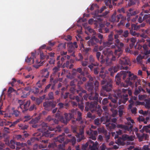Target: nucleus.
Instances as JSON below:
<instances>
[{
  "mask_svg": "<svg viewBox=\"0 0 150 150\" xmlns=\"http://www.w3.org/2000/svg\"><path fill=\"white\" fill-rule=\"evenodd\" d=\"M134 137L133 136L129 137L127 135L125 134L122 136V138L119 139L117 142L118 145H123L125 143L124 141L127 140L128 141H133L134 140Z\"/></svg>",
  "mask_w": 150,
  "mask_h": 150,
  "instance_id": "1",
  "label": "nucleus"
},
{
  "mask_svg": "<svg viewBox=\"0 0 150 150\" xmlns=\"http://www.w3.org/2000/svg\"><path fill=\"white\" fill-rule=\"evenodd\" d=\"M121 73H122V75H123V79H124L125 77V74H127L128 73L129 74V77L130 80L129 81H126V83L128 85H131L132 84V82L131 81L132 80H135L137 76H135L134 75H132L130 74V73L129 72H125L124 71H122Z\"/></svg>",
  "mask_w": 150,
  "mask_h": 150,
  "instance_id": "2",
  "label": "nucleus"
},
{
  "mask_svg": "<svg viewBox=\"0 0 150 150\" xmlns=\"http://www.w3.org/2000/svg\"><path fill=\"white\" fill-rule=\"evenodd\" d=\"M19 102L20 105L19 108H20L21 109L23 108L25 110H27L30 104V102L28 101H27L24 105H23L21 103H22V102L21 100H20Z\"/></svg>",
  "mask_w": 150,
  "mask_h": 150,
  "instance_id": "3",
  "label": "nucleus"
},
{
  "mask_svg": "<svg viewBox=\"0 0 150 150\" xmlns=\"http://www.w3.org/2000/svg\"><path fill=\"white\" fill-rule=\"evenodd\" d=\"M32 61L33 63H35L36 64V65H34V67L37 68L39 67L41 65L42 63L40 62V59H37L35 57H33V59H32Z\"/></svg>",
  "mask_w": 150,
  "mask_h": 150,
  "instance_id": "4",
  "label": "nucleus"
},
{
  "mask_svg": "<svg viewBox=\"0 0 150 150\" xmlns=\"http://www.w3.org/2000/svg\"><path fill=\"white\" fill-rule=\"evenodd\" d=\"M87 144V145H89V150H95L96 148V144H94L93 142L91 140H89Z\"/></svg>",
  "mask_w": 150,
  "mask_h": 150,
  "instance_id": "5",
  "label": "nucleus"
},
{
  "mask_svg": "<svg viewBox=\"0 0 150 150\" xmlns=\"http://www.w3.org/2000/svg\"><path fill=\"white\" fill-rule=\"evenodd\" d=\"M97 134V131H94L91 132L90 133V136L89 138L93 140H95L96 139V137L95 135Z\"/></svg>",
  "mask_w": 150,
  "mask_h": 150,
  "instance_id": "6",
  "label": "nucleus"
},
{
  "mask_svg": "<svg viewBox=\"0 0 150 150\" xmlns=\"http://www.w3.org/2000/svg\"><path fill=\"white\" fill-rule=\"evenodd\" d=\"M137 120L139 122H143L144 123L146 124L147 123L148 120H149V118L147 117L146 120H145L142 116H140L137 118Z\"/></svg>",
  "mask_w": 150,
  "mask_h": 150,
  "instance_id": "7",
  "label": "nucleus"
},
{
  "mask_svg": "<svg viewBox=\"0 0 150 150\" xmlns=\"http://www.w3.org/2000/svg\"><path fill=\"white\" fill-rule=\"evenodd\" d=\"M143 15L144 14H142V13L141 14L140 17L138 19V21L140 23H141L144 19H145V18H147V17H149V15L145 14L144 15V16L143 17V19H142V17Z\"/></svg>",
  "mask_w": 150,
  "mask_h": 150,
  "instance_id": "8",
  "label": "nucleus"
},
{
  "mask_svg": "<svg viewBox=\"0 0 150 150\" xmlns=\"http://www.w3.org/2000/svg\"><path fill=\"white\" fill-rule=\"evenodd\" d=\"M104 53L105 56L106 57V58H107V59H106V62H107L108 60V59H111V58L112 57V54L109 52H108L107 53H106L105 52H104Z\"/></svg>",
  "mask_w": 150,
  "mask_h": 150,
  "instance_id": "9",
  "label": "nucleus"
},
{
  "mask_svg": "<svg viewBox=\"0 0 150 150\" xmlns=\"http://www.w3.org/2000/svg\"><path fill=\"white\" fill-rule=\"evenodd\" d=\"M150 128V125H149L148 126H144L142 129L140 130V131L141 132H143L144 131H146V132H148L149 131L148 129Z\"/></svg>",
  "mask_w": 150,
  "mask_h": 150,
  "instance_id": "10",
  "label": "nucleus"
},
{
  "mask_svg": "<svg viewBox=\"0 0 150 150\" xmlns=\"http://www.w3.org/2000/svg\"><path fill=\"white\" fill-rule=\"evenodd\" d=\"M116 42L115 45L117 47L118 49L123 46V45L122 43H119V40H116Z\"/></svg>",
  "mask_w": 150,
  "mask_h": 150,
  "instance_id": "11",
  "label": "nucleus"
},
{
  "mask_svg": "<svg viewBox=\"0 0 150 150\" xmlns=\"http://www.w3.org/2000/svg\"><path fill=\"white\" fill-rule=\"evenodd\" d=\"M143 48L145 50L144 53L145 55L149 54L150 53V51H148L147 50V46L146 45H144L143 46Z\"/></svg>",
  "mask_w": 150,
  "mask_h": 150,
  "instance_id": "12",
  "label": "nucleus"
},
{
  "mask_svg": "<svg viewBox=\"0 0 150 150\" xmlns=\"http://www.w3.org/2000/svg\"><path fill=\"white\" fill-rule=\"evenodd\" d=\"M148 150V146L145 145L142 148V149L141 148H135L134 150Z\"/></svg>",
  "mask_w": 150,
  "mask_h": 150,
  "instance_id": "13",
  "label": "nucleus"
},
{
  "mask_svg": "<svg viewBox=\"0 0 150 150\" xmlns=\"http://www.w3.org/2000/svg\"><path fill=\"white\" fill-rule=\"evenodd\" d=\"M139 113L143 115L144 116L146 115L147 114L148 112L146 111H143L142 110H141L139 111Z\"/></svg>",
  "mask_w": 150,
  "mask_h": 150,
  "instance_id": "14",
  "label": "nucleus"
},
{
  "mask_svg": "<svg viewBox=\"0 0 150 150\" xmlns=\"http://www.w3.org/2000/svg\"><path fill=\"white\" fill-rule=\"evenodd\" d=\"M105 4L106 5L109 6L110 8H111L112 6L110 5L111 4V0H108L105 2Z\"/></svg>",
  "mask_w": 150,
  "mask_h": 150,
  "instance_id": "15",
  "label": "nucleus"
},
{
  "mask_svg": "<svg viewBox=\"0 0 150 150\" xmlns=\"http://www.w3.org/2000/svg\"><path fill=\"white\" fill-rule=\"evenodd\" d=\"M40 56L41 59H44L45 58H46L47 59L49 58L48 56H47L46 57L44 55H43V53L41 52L40 53Z\"/></svg>",
  "mask_w": 150,
  "mask_h": 150,
  "instance_id": "16",
  "label": "nucleus"
},
{
  "mask_svg": "<svg viewBox=\"0 0 150 150\" xmlns=\"http://www.w3.org/2000/svg\"><path fill=\"white\" fill-rule=\"evenodd\" d=\"M143 58V57L140 55H139L137 56V61L138 62H140V60L141 59Z\"/></svg>",
  "mask_w": 150,
  "mask_h": 150,
  "instance_id": "17",
  "label": "nucleus"
},
{
  "mask_svg": "<svg viewBox=\"0 0 150 150\" xmlns=\"http://www.w3.org/2000/svg\"><path fill=\"white\" fill-rule=\"evenodd\" d=\"M19 112L17 110H14L13 111V114L15 115L16 116H17L19 114Z\"/></svg>",
  "mask_w": 150,
  "mask_h": 150,
  "instance_id": "18",
  "label": "nucleus"
},
{
  "mask_svg": "<svg viewBox=\"0 0 150 150\" xmlns=\"http://www.w3.org/2000/svg\"><path fill=\"white\" fill-rule=\"evenodd\" d=\"M13 91V89L11 87H10L8 90V92L9 93H10Z\"/></svg>",
  "mask_w": 150,
  "mask_h": 150,
  "instance_id": "19",
  "label": "nucleus"
},
{
  "mask_svg": "<svg viewBox=\"0 0 150 150\" xmlns=\"http://www.w3.org/2000/svg\"><path fill=\"white\" fill-rule=\"evenodd\" d=\"M129 101L130 104L129 105V108H131L132 106V105L133 103V102L131 100Z\"/></svg>",
  "mask_w": 150,
  "mask_h": 150,
  "instance_id": "20",
  "label": "nucleus"
},
{
  "mask_svg": "<svg viewBox=\"0 0 150 150\" xmlns=\"http://www.w3.org/2000/svg\"><path fill=\"white\" fill-rule=\"evenodd\" d=\"M99 120L98 119H96L95 120V124L96 125H98L99 123Z\"/></svg>",
  "mask_w": 150,
  "mask_h": 150,
  "instance_id": "21",
  "label": "nucleus"
},
{
  "mask_svg": "<svg viewBox=\"0 0 150 150\" xmlns=\"http://www.w3.org/2000/svg\"><path fill=\"white\" fill-rule=\"evenodd\" d=\"M100 55V53L99 52H98L96 53V57L98 59L99 58Z\"/></svg>",
  "mask_w": 150,
  "mask_h": 150,
  "instance_id": "22",
  "label": "nucleus"
},
{
  "mask_svg": "<svg viewBox=\"0 0 150 150\" xmlns=\"http://www.w3.org/2000/svg\"><path fill=\"white\" fill-rule=\"evenodd\" d=\"M127 120L129 122L130 121L132 123H134V121L132 120L130 117L127 118Z\"/></svg>",
  "mask_w": 150,
  "mask_h": 150,
  "instance_id": "23",
  "label": "nucleus"
},
{
  "mask_svg": "<svg viewBox=\"0 0 150 150\" xmlns=\"http://www.w3.org/2000/svg\"><path fill=\"white\" fill-rule=\"evenodd\" d=\"M103 104H105L107 102V99L106 98H104L102 101Z\"/></svg>",
  "mask_w": 150,
  "mask_h": 150,
  "instance_id": "24",
  "label": "nucleus"
},
{
  "mask_svg": "<svg viewBox=\"0 0 150 150\" xmlns=\"http://www.w3.org/2000/svg\"><path fill=\"white\" fill-rule=\"evenodd\" d=\"M119 115L120 116H121L122 114V113H123L122 111L121 110H119Z\"/></svg>",
  "mask_w": 150,
  "mask_h": 150,
  "instance_id": "25",
  "label": "nucleus"
},
{
  "mask_svg": "<svg viewBox=\"0 0 150 150\" xmlns=\"http://www.w3.org/2000/svg\"><path fill=\"white\" fill-rule=\"evenodd\" d=\"M128 34V32L127 31H126L125 32V34L124 35V36L125 37H126L127 36Z\"/></svg>",
  "mask_w": 150,
  "mask_h": 150,
  "instance_id": "26",
  "label": "nucleus"
},
{
  "mask_svg": "<svg viewBox=\"0 0 150 150\" xmlns=\"http://www.w3.org/2000/svg\"><path fill=\"white\" fill-rule=\"evenodd\" d=\"M67 40H70L71 39V37L70 35H68L67 38L66 39Z\"/></svg>",
  "mask_w": 150,
  "mask_h": 150,
  "instance_id": "27",
  "label": "nucleus"
},
{
  "mask_svg": "<svg viewBox=\"0 0 150 150\" xmlns=\"http://www.w3.org/2000/svg\"><path fill=\"white\" fill-rule=\"evenodd\" d=\"M132 112L133 113H135L136 111V108H134L133 110H131Z\"/></svg>",
  "mask_w": 150,
  "mask_h": 150,
  "instance_id": "28",
  "label": "nucleus"
},
{
  "mask_svg": "<svg viewBox=\"0 0 150 150\" xmlns=\"http://www.w3.org/2000/svg\"><path fill=\"white\" fill-rule=\"evenodd\" d=\"M109 40H110L111 41V40H112V35H109Z\"/></svg>",
  "mask_w": 150,
  "mask_h": 150,
  "instance_id": "29",
  "label": "nucleus"
},
{
  "mask_svg": "<svg viewBox=\"0 0 150 150\" xmlns=\"http://www.w3.org/2000/svg\"><path fill=\"white\" fill-rule=\"evenodd\" d=\"M105 146L104 144L102 145V146L101 150H104L105 148Z\"/></svg>",
  "mask_w": 150,
  "mask_h": 150,
  "instance_id": "30",
  "label": "nucleus"
},
{
  "mask_svg": "<svg viewBox=\"0 0 150 150\" xmlns=\"http://www.w3.org/2000/svg\"><path fill=\"white\" fill-rule=\"evenodd\" d=\"M103 137L102 136L100 135L99 136L98 139L100 140H101L102 139Z\"/></svg>",
  "mask_w": 150,
  "mask_h": 150,
  "instance_id": "31",
  "label": "nucleus"
},
{
  "mask_svg": "<svg viewBox=\"0 0 150 150\" xmlns=\"http://www.w3.org/2000/svg\"><path fill=\"white\" fill-rule=\"evenodd\" d=\"M73 46L75 48H77V46L76 45V42H74Z\"/></svg>",
  "mask_w": 150,
  "mask_h": 150,
  "instance_id": "32",
  "label": "nucleus"
},
{
  "mask_svg": "<svg viewBox=\"0 0 150 150\" xmlns=\"http://www.w3.org/2000/svg\"><path fill=\"white\" fill-rule=\"evenodd\" d=\"M117 112L116 111H114V112H113V114H112V115L113 116H115V114H116L117 113Z\"/></svg>",
  "mask_w": 150,
  "mask_h": 150,
  "instance_id": "33",
  "label": "nucleus"
},
{
  "mask_svg": "<svg viewBox=\"0 0 150 150\" xmlns=\"http://www.w3.org/2000/svg\"><path fill=\"white\" fill-rule=\"evenodd\" d=\"M49 62H50V64H53L54 63V60L53 59H52V60H51V61H50Z\"/></svg>",
  "mask_w": 150,
  "mask_h": 150,
  "instance_id": "34",
  "label": "nucleus"
},
{
  "mask_svg": "<svg viewBox=\"0 0 150 150\" xmlns=\"http://www.w3.org/2000/svg\"><path fill=\"white\" fill-rule=\"evenodd\" d=\"M138 74L139 75H141L142 74V71L140 70H139L138 71Z\"/></svg>",
  "mask_w": 150,
  "mask_h": 150,
  "instance_id": "35",
  "label": "nucleus"
},
{
  "mask_svg": "<svg viewBox=\"0 0 150 150\" xmlns=\"http://www.w3.org/2000/svg\"><path fill=\"white\" fill-rule=\"evenodd\" d=\"M138 131V129L137 128H135L134 130V131L135 132V133L137 135V132Z\"/></svg>",
  "mask_w": 150,
  "mask_h": 150,
  "instance_id": "36",
  "label": "nucleus"
},
{
  "mask_svg": "<svg viewBox=\"0 0 150 150\" xmlns=\"http://www.w3.org/2000/svg\"><path fill=\"white\" fill-rule=\"evenodd\" d=\"M81 49L82 50H84V48L83 47V45H81Z\"/></svg>",
  "mask_w": 150,
  "mask_h": 150,
  "instance_id": "37",
  "label": "nucleus"
},
{
  "mask_svg": "<svg viewBox=\"0 0 150 150\" xmlns=\"http://www.w3.org/2000/svg\"><path fill=\"white\" fill-rule=\"evenodd\" d=\"M98 37L99 38H100V39H101V38H103V36H102L101 35V34H99V35H98Z\"/></svg>",
  "mask_w": 150,
  "mask_h": 150,
  "instance_id": "38",
  "label": "nucleus"
},
{
  "mask_svg": "<svg viewBox=\"0 0 150 150\" xmlns=\"http://www.w3.org/2000/svg\"><path fill=\"white\" fill-rule=\"evenodd\" d=\"M34 106H35L34 105H33L30 108V110H33V109L34 108Z\"/></svg>",
  "mask_w": 150,
  "mask_h": 150,
  "instance_id": "39",
  "label": "nucleus"
},
{
  "mask_svg": "<svg viewBox=\"0 0 150 150\" xmlns=\"http://www.w3.org/2000/svg\"><path fill=\"white\" fill-rule=\"evenodd\" d=\"M34 106H35L34 105H33L30 108V110H33V109L34 108Z\"/></svg>",
  "mask_w": 150,
  "mask_h": 150,
  "instance_id": "40",
  "label": "nucleus"
},
{
  "mask_svg": "<svg viewBox=\"0 0 150 150\" xmlns=\"http://www.w3.org/2000/svg\"><path fill=\"white\" fill-rule=\"evenodd\" d=\"M147 91L150 94V90L149 89H147V88H146Z\"/></svg>",
  "mask_w": 150,
  "mask_h": 150,
  "instance_id": "41",
  "label": "nucleus"
},
{
  "mask_svg": "<svg viewBox=\"0 0 150 150\" xmlns=\"http://www.w3.org/2000/svg\"><path fill=\"white\" fill-rule=\"evenodd\" d=\"M92 21H93V20L92 19H90L88 21V23L90 24H91V23L92 22Z\"/></svg>",
  "mask_w": 150,
  "mask_h": 150,
  "instance_id": "42",
  "label": "nucleus"
},
{
  "mask_svg": "<svg viewBox=\"0 0 150 150\" xmlns=\"http://www.w3.org/2000/svg\"><path fill=\"white\" fill-rule=\"evenodd\" d=\"M50 95L51 97H50V98L51 99L53 97V94L52 93H51L50 94Z\"/></svg>",
  "mask_w": 150,
  "mask_h": 150,
  "instance_id": "43",
  "label": "nucleus"
},
{
  "mask_svg": "<svg viewBox=\"0 0 150 150\" xmlns=\"http://www.w3.org/2000/svg\"><path fill=\"white\" fill-rule=\"evenodd\" d=\"M19 120H17L16 121L14 122V124H16L17 123V122H19Z\"/></svg>",
  "mask_w": 150,
  "mask_h": 150,
  "instance_id": "44",
  "label": "nucleus"
},
{
  "mask_svg": "<svg viewBox=\"0 0 150 150\" xmlns=\"http://www.w3.org/2000/svg\"><path fill=\"white\" fill-rule=\"evenodd\" d=\"M82 64L83 66H86L87 64L86 63V62H85V63H83Z\"/></svg>",
  "mask_w": 150,
  "mask_h": 150,
  "instance_id": "45",
  "label": "nucleus"
},
{
  "mask_svg": "<svg viewBox=\"0 0 150 150\" xmlns=\"http://www.w3.org/2000/svg\"><path fill=\"white\" fill-rule=\"evenodd\" d=\"M128 94L129 95H131L132 94V92L131 91L129 90L128 91Z\"/></svg>",
  "mask_w": 150,
  "mask_h": 150,
  "instance_id": "46",
  "label": "nucleus"
},
{
  "mask_svg": "<svg viewBox=\"0 0 150 150\" xmlns=\"http://www.w3.org/2000/svg\"><path fill=\"white\" fill-rule=\"evenodd\" d=\"M5 116L10 117L11 116V114H10L9 115H5Z\"/></svg>",
  "mask_w": 150,
  "mask_h": 150,
  "instance_id": "47",
  "label": "nucleus"
},
{
  "mask_svg": "<svg viewBox=\"0 0 150 150\" xmlns=\"http://www.w3.org/2000/svg\"><path fill=\"white\" fill-rule=\"evenodd\" d=\"M105 8V7H103L101 9V12H102Z\"/></svg>",
  "mask_w": 150,
  "mask_h": 150,
  "instance_id": "48",
  "label": "nucleus"
},
{
  "mask_svg": "<svg viewBox=\"0 0 150 150\" xmlns=\"http://www.w3.org/2000/svg\"><path fill=\"white\" fill-rule=\"evenodd\" d=\"M120 11V12H124V9L123 8H122L121 10H119Z\"/></svg>",
  "mask_w": 150,
  "mask_h": 150,
  "instance_id": "49",
  "label": "nucleus"
},
{
  "mask_svg": "<svg viewBox=\"0 0 150 150\" xmlns=\"http://www.w3.org/2000/svg\"><path fill=\"white\" fill-rule=\"evenodd\" d=\"M133 146H130L129 148V149H131L133 148Z\"/></svg>",
  "mask_w": 150,
  "mask_h": 150,
  "instance_id": "50",
  "label": "nucleus"
},
{
  "mask_svg": "<svg viewBox=\"0 0 150 150\" xmlns=\"http://www.w3.org/2000/svg\"><path fill=\"white\" fill-rule=\"evenodd\" d=\"M50 55L51 57H53L54 55V54L53 53L50 54Z\"/></svg>",
  "mask_w": 150,
  "mask_h": 150,
  "instance_id": "51",
  "label": "nucleus"
},
{
  "mask_svg": "<svg viewBox=\"0 0 150 150\" xmlns=\"http://www.w3.org/2000/svg\"><path fill=\"white\" fill-rule=\"evenodd\" d=\"M118 37V36L117 35H115V38L116 39Z\"/></svg>",
  "mask_w": 150,
  "mask_h": 150,
  "instance_id": "52",
  "label": "nucleus"
},
{
  "mask_svg": "<svg viewBox=\"0 0 150 150\" xmlns=\"http://www.w3.org/2000/svg\"><path fill=\"white\" fill-rule=\"evenodd\" d=\"M126 26L127 27H129V24H128V23H127V24H126Z\"/></svg>",
  "mask_w": 150,
  "mask_h": 150,
  "instance_id": "53",
  "label": "nucleus"
},
{
  "mask_svg": "<svg viewBox=\"0 0 150 150\" xmlns=\"http://www.w3.org/2000/svg\"><path fill=\"white\" fill-rule=\"evenodd\" d=\"M116 79H117L118 80L119 79V77H117V76H116Z\"/></svg>",
  "mask_w": 150,
  "mask_h": 150,
  "instance_id": "54",
  "label": "nucleus"
},
{
  "mask_svg": "<svg viewBox=\"0 0 150 150\" xmlns=\"http://www.w3.org/2000/svg\"><path fill=\"white\" fill-rule=\"evenodd\" d=\"M114 149H117L118 148V147H116L115 146H114Z\"/></svg>",
  "mask_w": 150,
  "mask_h": 150,
  "instance_id": "55",
  "label": "nucleus"
},
{
  "mask_svg": "<svg viewBox=\"0 0 150 150\" xmlns=\"http://www.w3.org/2000/svg\"><path fill=\"white\" fill-rule=\"evenodd\" d=\"M148 86L150 88V83H149L148 84Z\"/></svg>",
  "mask_w": 150,
  "mask_h": 150,
  "instance_id": "56",
  "label": "nucleus"
},
{
  "mask_svg": "<svg viewBox=\"0 0 150 150\" xmlns=\"http://www.w3.org/2000/svg\"><path fill=\"white\" fill-rule=\"evenodd\" d=\"M116 119H114L112 121L113 122H115L116 121Z\"/></svg>",
  "mask_w": 150,
  "mask_h": 150,
  "instance_id": "57",
  "label": "nucleus"
},
{
  "mask_svg": "<svg viewBox=\"0 0 150 150\" xmlns=\"http://www.w3.org/2000/svg\"><path fill=\"white\" fill-rule=\"evenodd\" d=\"M50 87V85H49L46 87V88H49Z\"/></svg>",
  "mask_w": 150,
  "mask_h": 150,
  "instance_id": "58",
  "label": "nucleus"
},
{
  "mask_svg": "<svg viewBox=\"0 0 150 150\" xmlns=\"http://www.w3.org/2000/svg\"><path fill=\"white\" fill-rule=\"evenodd\" d=\"M137 103L138 105H140L141 104V103L140 102H137Z\"/></svg>",
  "mask_w": 150,
  "mask_h": 150,
  "instance_id": "59",
  "label": "nucleus"
},
{
  "mask_svg": "<svg viewBox=\"0 0 150 150\" xmlns=\"http://www.w3.org/2000/svg\"><path fill=\"white\" fill-rule=\"evenodd\" d=\"M18 138H20L21 137V136L20 135H18Z\"/></svg>",
  "mask_w": 150,
  "mask_h": 150,
  "instance_id": "60",
  "label": "nucleus"
},
{
  "mask_svg": "<svg viewBox=\"0 0 150 150\" xmlns=\"http://www.w3.org/2000/svg\"><path fill=\"white\" fill-rule=\"evenodd\" d=\"M112 101L114 103H115L116 102V100H112Z\"/></svg>",
  "mask_w": 150,
  "mask_h": 150,
  "instance_id": "61",
  "label": "nucleus"
},
{
  "mask_svg": "<svg viewBox=\"0 0 150 150\" xmlns=\"http://www.w3.org/2000/svg\"><path fill=\"white\" fill-rule=\"evenodd\" d=\"M113 144V142H110V145H112Z\"/></svg>",
  "mask_w": 150,
  "mask_h": 150,
  "instance_id": "62",
  "label": "nucleus"
},
{
  "mask_svg": "<svg viewBox=\"0 0 150 150\" xmlns=\"http://www.w3.org/2000/svg\"><path fill=\"white\" fill-rule=\"evenodd\" d=\"M78 71H81V69L80 68H79L78 69Z\"/></svg>",
  "mask_w": 150,
  "mask_h": 150,
  "instance_id": "63",
  "label": "nucleus"
},
{
  "mask_svg": "<svg viewBox=\"0 0 150 150\" xmlns=\"http://www.w3.org/2000/svg\"><path fill=\"white\" fill-rule=\"evenodd\" d=\"M78 114L79 115H80L81 114V113L79 112H78Z\"/></svg>",
  "mask_w": 150,
  "mask_h": 150,
  "instance_id": "64",
  "label": "nucleus"
}]
</instances>
